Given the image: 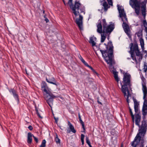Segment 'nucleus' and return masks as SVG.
I'll return each instance as SVG.
<instances>
[{
  "label": "nucleus",
  "instance_id": "obj_1",
  "mask_svg": "<svg viewBox=\"0 0 147 147\" xmlns=\"http://www.w3.org/2000/svg\"><path fill=\"white\" fill-rule=\"evenodd\" d=\"M73 0H69L68 2L66 4H69V7L73 11V13L76 16L79 15V18L76 19L75 22L76 24L78 25L79 28L81 29L82 26L83 16L80 14V13H85V9L84 7L80 9V12L79 10H80V7L81 6V4L79 1H76L75 2V4L74 5L72 3Z\"/></svg>",
  "mask_w": 147,
  "mask_h": 147
},
{
  "label": "nucleus",
  "instance_id": "obj_2",
  "mask_svg": "<svg viewBox=\"0 0 147 147\" xmlns=\"http://www.w3.org/2000/svg\"><path fill=\"white\" fill-rule=\"evenodd\" d=\"M104 45L106 46V50H102L100 49V51L107 63L109 65L110 67H112L115 64L114 61L113 59L114 47L112 42L111 41L108 42L107 44L104 43Z\"/></svg>",
  "mask_w": 147,
  "mask_h": 147
},
{
  "label": "nucleus",
  "instance_id": "obj_3",
  "mask_svg": "<svg viewBox=\"0 0 147 147\" xmlns=\"http://www.w3.org/2000/svg\"><path fill=\"white\" fill-rule=\"evenodd\" d=\"M123 74H124L123 81V84L122 85V83H121V91L123 93L124 96H127V102L129 105V101L128 98L129 96H131V94H130L128 88H131V86L130 80L131 76L129 73L127 72L125 73L124 71H123Z\"/></svg>",
  "mask_w": 147,
  "mask_h": 147
},
{
  "label": "nucleus",
  "instance_id": "obj_4",
  "mask_svg": "<svg viewBox=\"0 0 147 147\" xmlns=\"http://www.w3.org/2000/svg\"><path fill=\"white\" fill-rule=\"evenodd\" d=\"M137 126L139 127V132L134 138V141L131 143L132 146H136V145L140 144L141 140L143 139H141L142 137L140 134L144 136L146 134L147 129V121H142L141 124L140 125L139 124V125Z\"/></svg>",
  "mask_w": 147,
  "mask_h": 147
},
{
  "label": "nucleus",
  "instance_id": "obj_5",
  "mask_svg": "<svg viewBox=\"0 0 147 147\" xmlns=\"http://www.w3.org/2000/svg\"><path fill=\"white\" fill-rule=\"evenodd\" d=\"M41 90L44 94V96L49 105L51 107V104L52 103L53 99L56 97L49 90V88L45 81H42L41 84Z\"/></svg>",
  "mask_w": 147,
  "mask_h": 147
},
{
  "label": "nucleus",
  "instance_id": "obj_6",
  "mask_svg": "<svg viewBox=\"0 0 147 147\" xmlns=\"http://www.w3.org/2000/svg\"><path fill=\"white\" fill-rule=\"evenodd\" d=\"M117 9L119 13L120 17L121 18V20L123 22L122 26L125 32L127 35L130 38L131 35L130 34V30L128 25L125 22H124L123 17L125 19V22H127V19L126 17L125 13L124 12V9H122V7L119 5H117Z\"/></svg>",
  "mask_w": 147,
  "mask_h": 147
},
{
  "label": "nucleus",
  "instance_id": "obj_7",
  "mask_svg": "<svg viewBox=\"0 0 147 147\" xmlns=\"http://www.w3.org/2000/svg\"><path fill=\"white\" fill-rule=\"evenodd\" d=\"M98 22H100L98 23V24L97 25V31L99 33L101 34L102 32L103 33H106L109 35L115 28L114 24H110L106 27L105 29H103V30H102V26L101 21L99 20Z\"/></svg>",
  "mask_w": 147,
  "mask_h": 147
},
{
  "label": "nucleus",
  "instance_id": "obj_8",
  "mask_svg": "<svg viewBox=\"0 0 147 147\" xmlns=\"http://www.w3.org/2000/svg\"><path fill=\"white\" fill-rule=\"evenodd\" d=\"M143 92L144 94L143 98L144 99V102L142 109L147 110V90L145 86L143 87Z\"/></svg>",
  "mask_w": 147,
  "mask_h": 147
},
{
  "label": "nucleus",
  "instance_id": "obj_9",
  "mask_svg": "<svg viewBox=\"0 0 147 147\" xmlns=\"http://www.w3.org/2000/svg\"><path fill=\"white\" fill-rule=\"evenodd\" d=\"M8 90L9 92L13 94L15 99L16 100L17 103L18 104L19 103V99L17 92L14 88L9 89Z\"/></svg>",
  "mask_w": 147,
  "mask_h": 147
},
{
  "label": "nucleus",
  "instance_id": "obj_10",
  "mask_svg": "<svg viewBox=\"0 0 147 147\" xmlns=\"http://www.w3.org/2000/svg\"><path fill=\"white\" fill-rule=\"evenodd\" d=\"M135 124L137 125H139V123L141 119V116L139 114V113L135 114Z\"/></svg>",
  "mask_w": 147,
  "mask_h": 147
},
{
  "label": "nucleus",
  "instance_id": "obj_11",
  "mask_svg": "<svg viewBox=\"0 0 147 147\" xmlns=\"http://www.w3.org/2000/svg\"><path fill=\"white\" fill-rule=\"evenodd\" d=\"M46 80L48 82L55 85L56 86H57V85L56 83V81L54 77H52L49 79L46 78Z\"/></svg>",
  "mask_w": 147,
  "mask_h": 147
},
{
  "label": "nucleus",
  "instance_id": "obj_12",
  "mask_svg": "<svg viewBox=\"0 0 147 147\" xmlns=\"http://www.w3.org/2000/svg\"><path fill=\"white\" fill-rule=\"evenodd\" d=\"M32 135L33 134L30 132L28 133L27 142L29 144H31L32 142Z\"/></svg>",
  "mask_w": 147,
  "mask_h": 147
},
{
  "label": "nucleus",
  "instance_id": "obj_13",
  "mask_svg": "<svg viewBox=\"0 0 147 147\" xmlns=\"http://www.w3.org/2000/svg\"><path fill=\"white\" fill-rule=\"evenodd\" d=\"M142 114L143 116L142 117V121H147V120L146 119V116L147 114V110L142 109Z\"/></svg>",
  "mask_w": 147,
  "mask_h": 147
},
{
  "label": "nucleus",
  "instance_id": "obj_14",
  "mask_svg": "<svg viewBox=\"0 0 147 147\" xmlns=\"http://www.w3.org/2000/svg\"><path fill=\"white\" fill-rule=\"evenodd\" d=\"M141 10L142 15L144 18L146 16V6H142L141 7Z\"/></svg>",
  "mask_w": 147,
  "mask_h": 147
},
{
  "label": "nucleus",
  "instance_id": "obj_15",
  "mask_svg": "<svg viewBox=\"0 0 147 147\" xmlns=\"http://www.w3.org/2000/svg\"><path fill=\"white\" fill-rule=\"evenodd\" d=\"M112 73L114 75V78L116 81L118 83L119 81V78L118 77L117 72H116L115 70H113L112 71Z\"/></svg>",
  "mask_w": 147,
  "mask_h": 147
},
{
  "label": "nucleus",
  "instance_id": "obj_16",
  "mask_svg": "<svg viewBox=\"0 0 147 147\" xmlns=\"http://www.w3.org/2000/svg\"><path fill=\"white\" fill-rule=\"evenodd\" d=\"M80 59L81 61L84 63V64L87 67H89L91 69L92 67L90 66L83 59L81 56V58Z\"/></svg>",
  "mask_w": 147,
  "mask_h": 147
},
{
  "label": "nucleus",
  "instance_id": "obj_17",
  "mask_svg": "<svg viewBox=\"0 0 147 147\" xmlns=\"http://www.w3.org/2000/svg\"><path fill=\"white\" fill-rule=\"evenodd\" d=\"M94 39L95 40H96V37H94V38L92 37H91L90 38V40L89 41V43L92 44V47L95 46L96 45V43L93 40Z\"/></svg>",
  "mask_w": 147,
  "mask_h": 147
},
{
  "label": "nucleus",
  "instance_id": "obj_18",
  "mask_svg": "<svg viewBox=\"0 0 147 147\" xmlns=\"http://www.w3.org/2000/svg\"><path fill=\"white\" fill-rule=\"evenodd\" d=\"M141 80L142 81V90L143 91L144 86H145L146 89L147 90V87L146 85V79H145V78H144V76H142V77H141Z\"/></svg>",
  "mask_w": 147,
  "mask_h": 147
},
{
  "label": "nucleus",
  "instance_id": "obj_19",
  "mask_svg": "<svg viewBox=\"0 0 147 147\" xmlns=\"http://www.w3.org/2000/svg\"><path fill=\"white\" fill-rule=\"evenodd\" d=\"M102 5L104 7V9L105 11H106L110 7V6H109L108 5L106 1H105L103 3Z\"/></svg>",
  "mask_w": 147,
  "mask_h": 147
},
{
  "label": "nucleus",
  "instance_id": "obj_20",
  "mask_svg": "<svg viewBox=\"0 0 147 147\" xmlns=\"http://www.w3.org/2000/svg\"><path fill=\"white\" fill-rule=\"evenodd\" d=\"M129 112L130 113V114L131 116L132 121L133 122H134V115L133 114V113L131 109V108L129 106Z\"/></svg>",
  "mask_w": 147,
  "mask_h": 147
},
{
  "label": "nucleus",
  "instance_id": "obj_21",
  "mask_svg": "<svg viewBox=\"0 0 147 147\" xmlns=\"http://www.w3.org/2000/svg\"><path fill=\"white\" fill-rule=\"evenodd\" d=\"M55 140L56 142V143L57 144H60V139L58 138L57 134L56 133L55 134Z\"/></svg>",
  "mask_w": 147,
  "mask_h": 147
},
{
  "label": "nucleus",
  "instance_id": "obj_22",
  "mask_svg": "<svg viewBox=\"0 0 147 147\" xmlns=\"http://www.w3.org/2000/svg\"><path fill=\"white\" fill-rule=\"evenodd\" d=\"M133 98V100L134 103V108H138V106H139V104L138 102L136 99Z\"/></svg>",
  "mask_w": 147,
  "mask_h": 147
},
{
  "label": "nucleus",
  "instance_id": "obj_23",
  "mask_svg": "<svg viewBox=\"0 0 147 147\" xmlns=\"http://www.w3.org/2000/svg\"><path fill=\"white\" fill-rule=\"evenodd\" d=\"M102 25L103 26V29H105V27H106L107 25V23L106 22V20L105 19H103L102 20Z\"/></svg>",
  "mask_w": 147,
  "mask_h": 147
},
{
  "label": "nucleus",
  "instance_id": "obj_24",
  "mask_svg": "<svg viewBox=\"0 0 147 147\" xmlns=\"http://www.w3.org/2000/svg\"><path fill=\"white\" fill-rule=\"evenodd\" d=\"M105 33H103V34H101V42H103L106 38V35H104Z\"/></svg>",
  "mask_w": 147,
  "mask_h": 147
},
{
  "label": "nucleus",
  "instance_id": "obj_25",
  "mask_svg": "<svg viewBox=\"0 0 147 147\" xmlns=\"http://www.w3.org/2000/svg\"><path fill=\"white\" fill-rule=\"evenodd\" d=\"M130 50L129 51V53L131 54L133 52V53H134V51H135L133 49V43H131L130 44Z\"/></svg>",
  "mask_w": 147,
  "mask_h": 147
},
{
  "label": "nucleus",
  "instance_id": "obj_26",
  "mask_svg": "<svg viewBox=\"0 0 147 147\" xmlns=\"http://www.w3.org/2000/svg\"><path fill=\"white\" fill-rule=\"evenodd\" d=\"M46 141L44 139L42 140L41 144L40 146V147H45L46 146Z\"/></svg>",
  "mask_w": 147,
  "mask_h": 147
},
{
  "label": "nucleus",
  "instance_id": "obj_27",
  "mask_svg": "<svg viewBox=\"0 0 147 147\" xmlns=\"http://www.w3.org/2000/svg\"><path fill=\"white\" fill-rule=\"evenodd\" d=\"M84 135L83 134H82L81 135V141L82 144L83 145L84 144Z\"/></svg>",
  "mask_w": 147,
  "mask_h": 147
},
{
  "label": "nucleus",
  "instance_id": "obj_28",
  "mask_svg": "<svg viewBox=\"0 0 147 147\" xmlns=\"http://www.w3.org/2000/svg\"><path fill=\"white\" fill-rule=\"evenodd\" d=\"M86 143L88 144L89 147H92L91 145L90 142L87 137L86 138Z\"/></svg>",
  "mask_w": 147,
  "mask_h": 147
},
{
  "label": "nucleus",
  "instance_id": "obj_29",
  "mask_svg": "<svg viewBox=\"0 0 147 147\" xmlns=\"http://www.w3.org/2000/svg\"><path fill=\"white\" fill-rule=\"evenodd\" d=\"M136 7L140 8V2L137 1L136 3H134Z\"/></svg>",
  "mask_w": 147,
  "mask_h": 147
},
{
  "label": "nucleus",
  "instance_id": "obj_30",
  "mask_svg": "<svg viewBox=\"0 0 147 147\" xmlns=\"http://www.w3.org/2000/svg\"><path fill=\"white\" fill-rule=\"evenodd\" d=\"M131 57H132L133 60H134L136 62H137V61L135 56H134V53H133V52L131 53Z\"/></svg>",
  "mask_w": 147,
  "mask_h": 147
},
{
  "label": "nucleus",
  "instance_id": "obj_31",
  "mask_svg": "<svg viewBox=\"0 0 147 147\" xmlns=\"http://www.w3.org/2000/svg\"><path fill=\"white\" fill-rule=\"evenodd\" d=\"M136 55L137 56H139L141 55H142V54H141V53L139 51V50H138L135 51Z\"/></svg>",
  "mask_w": 147,
  "mask_h": 147
},
{
  "label": "nucleus",
  "instance_id": "obj_32",
  "mask_svg": "<svg viewBox=\"0 0 147 147\" xmlns=\"http://www.w3.org/2000/svg\"><path fill=\"white\" fill-rule=\"evenodd\" d=\"M78 118L80 122V123L82 124L83 123H84L82 121V120L81 117L80 115V113H78Z\"/></svg>",
  "mask_w": 147,
  "mask_h": 147
},
{
  "label": "nucleus",
  "instance_id": "obj_33",
  "mask_svg": "<svg viewBox=\"0 0 147 147\" xmlns=\"http://www.w3.org/2000/svg\"><path fill=\"white\" fill-rule=\"evenodd\" d=\"M133 49L135 51L138 50H139L138 45L137 43H136L134 44V47Z\"/></svg>",
  "mask_w": 147,
  "mask_h": 147
},
{
  "label": "nucleus",
  "instance_id": "obj_34",
  "mask_svg": "<svg viewBox=\"0 0 147 147\" xmlns=\"http://www.w3.org/2000/svg\"><path fill=\"white\" fill-rule=\"evenodd\" d=\"M144 68L143 69L144 72H146L147 71V65L145 63L144 65Z\"/></svg>",
  "mask_w": 147,
  "mask_h": 147
},
{
  "label": "nucleus",
  "instance_id": "obj_35",
  "mask_svg": "<svg viewBox=\"0 0 147 147\" xmlns=\"http://www.w3.org/2000/svg\"><path fill=\"white\" fill-rule=\"evenodd\" d=\"M146 2L145 1L140 2V5H142V6H146Z\"/></svg>",
  "mask_w": 147,
  "mask_h": 147
},
{
  "label": "nucleus",
  "instance_id": "obj_36",
  "mask_svg": "<svg viewBox=\"0 0 147 147\" xmlns=\"http://www.w3.org/2000/svg\"><path fill=\"white\" fill-rule=\"evenodd\" d=\"M68 125L69 126V128L70 129L73 128L74 127L73 125H72V124L71 123L69 122V121H68Z\"/></svg>",
  "mask_w": 147,
  "mask_h": 147
},
{
  "label": "nucleus",
  "instance_id": "obj_37",
  "mask_svg": "<svg viewBox=\"0 0 147 147\" xmlns=\"http://www.w3.org/2000/svg\"><path fill=\"white\" fill-rule=\"evenodd\" d=\"M134 110L135 112L136 113L135 114H137L138 113H139V114L140 113V111L138 112L139 109L138 108H134Z\"/></svg>",
  "mask_w": 147,
  "mask_h": 147
},
{
  "label": "nucleus",
  "instance_id": "obj_38",
  "mask_svg": "<svg viewBox=\"0 0 147 147\" xmlns=\"http://www.w3.org/2000/svg\"><path fill=\"white\" fill-rule=\"evenodd\" d=\"M32 137H33L34 141L36 143H38V138L34 136L33 135H32Z\"/></svg>",
  "mask_w": 147,
  "mask_h": 147
},
{
  "label": "nucleus",
  "instance_id": "obj_39",
  "mask_svg": "<svg viewBox=\"0 0 147 147\" xmlns=\"http://www.w3.org/2000/svg\"><path fill=\"white\" fill-rule=\"evenodd\" d=\"M82 125V128L83 129V132L85 133V131H86V129L85 127L84 126V123H83L81 124Z\"/></svg>",
  "mask_w": 147,
  "mask_h": 147
},
{
  "label": "nucleus",
  "instance_id": "obj_40",
  "mask_svg": "<svg viewBox=\"0 0 147 147\" xmlns=\"http://www.w3.org/2000/svg\"><path fill=\"white\" fill-rule=\"evenodd\" d=\"M140 9H137L135 8V12L137 15H139V14Z\"/></svg>",
  "mask_w": 147,
  "mask_h": 147
},
{
  "label": "nucleus",
  "instance_id": "obj_41",
  "mask_svg": "<svg viewBox=\"0 0 147 147\" xmlns=\"http://www.w3.org/2000/svg\"><path fill=\"white\" fill-rule=\"evenodd\" d=\"M107 1L110 5H113V3L112 0H107Z\"/></svg>",
  "mask_w": 147,
  "mask_h": 147
},
{
  "label": "nucleus",
  "instance_id": "obj_42",
  "mask_svg": "<svg viewBox=\"0 0 147 147\" xmlns=\"http://www.w3.org/2000/svg\"><path fill=\"white\" fill-rule=\"evenodd\" d=\"M140 45H144V40L142 38H141L140 40Z\"/></svg>",
  "mask_w": 147,
  "mask_h": 147
},
{
  "label": "nucleus",
  "instance_id": "obj_43",
  "mask_svg": "<svg viewBox=\"0 0 147 147\" xmlns=\"http://www.w3.org/2000/svg\"><path fill=\"white\" fill-rule=\"evenodd\" d=\"M70 130L71 131L74 133H75L76 132V131L75 130L74 127L71 128V129H70Z\"/></svg>",
  "mask_w": 147,
  "mask_h": 147
},
{
  "label": "nucleus",
  "instance_id": "obj_44",
  "mask_svg": "<svg viewBox=\"0 0 147 147\" xmlns=\"http://www.w3.org/2000/svg\"><path fill=\"white\" fill-rule=\"evenodd\" d=\"M99 97H97V102L98 103V104H100L101 105H102V103H101V102H100L99 100Z\"/></svg>",
  "mask_w": 147,
  "mask_h": 147
},
{
  "label": "nucleus",
  "instance_id": "obj_45",
  "mask_svg": "<svg viewBox=\"0 0 147 147\" xmlns=\"http://www.w3.org/2000/svg\"><path fill=\"white\" fill-rule=\"evenodd\" d=\"M54 118L55 120V122L57 123L58 121V118H56L55 117H54Z\"/></svg>",
  "mask_w": 147,
  "mask_h": 147
},
{
  "label": "nucleus",
  "instance_id": "obj_46",
  "mask_svg": "<svg viewBox=\"0 0 147 147\" xmlns=\"http://www.w3.org/2000/svg\"><path fill=\"white\" fill-rule=\"evenodd\" d=\"M139 56L140 57L139 58L138 60L139 61H141L142 60V58H143L142 55H141Z\"/></svg>",
  "mask_w": 147,
  "mask_h": 147
},
{
  "label": "nucleus",
  "instance_id": "obj_47",
  "mask_svg": "<svg viewBox=\"0 0 147 147\" xmlns=\"http://www.w3.org/2000/svg\"><path fill=\"white\" fill-rule=\"evenodd\" d=\"M143 24L144 26L145 27V25L147 26V23L146 20H144L143 21Z\"/></svg>",
  "mask_w": 147,
  "mask_h": 147
},
{
  "label": "nucleus",
  "instance_id": "obj_48",
  "mask_svg": "<svg viewBox=\"0 0 147 147\" xmlns=\"http://www.w3.org/2000/svg\"><path fill=\"white\" fill-rule=\"evenodd\" d=\"M28 128L30 130H32L33 129V127L31 125H29L28 127Z\"/></svg>",
  "mask_w": 147,
  "mask_h": 147
},
{
  "label": "nucleus",
  "instance_id": "obj_49",
  "mask_svg": "<svg viewBox=\"0 0 147 147\" xmlns=\"http://www.w3.org/2000/svg\"><path fill=\"white\" fill-rule=\"evenodd\" d=\"M45 20L46 21V23H47L49 22V20H48V19L46 17V18L45 19Z\"/></svg>",
  "mask_w": 147,
  "mask_h": 147
},
{
  "label": "nucleus",
  "instance_id": "obj_50",
  "mask_svg": "<svg viewBox=\"0 0 147 147\" xmlns=\"http://www.w3.org/2000/svg\"><path fill=\"white\" fill-rule=\"evenodd\" d=\"M37 116L38 117L40 118H42V117L41 116L40 114L39 113L37 114Z\"/></svg>",
  "mask_w": 147,
  "mask_h": 147
},
{
  "label": "nucleus",
  "instance_id": "obj_51",
  "mask_svg": "<svg viewBox=\"0 0 147 147\" xmlns=\"http://www.w3.org/2000/svg\"><path fill=\"white\" fill-rule=\"evenodd\" d=\"M94 73L98 75V74L97 73V72L95 71V70L94 69V70H93L92 71Z\"/></svg>",
  "mask_w": 147,
  "mask_h": 147
},
{
  "label": "nucleus",
  "instance_id": "obj_52",
  "mask_svg": "<svg viewBox=\"0 0 147 147\" xmlns=\"http://www.w3.org/2000/svg\"><path fill=\"white\" fill-rule=\"evenodd\" d=\"M141 45V48H142V49L143 50H144V45Z\"/></svg>",
  "mask_w": 147,
  "mask_h": 147
},
{
  "label": "nucleus",
  "instance_id": "obj_53",
  "mask_svg": "<svg viewBox=\"0 0 147 147\" xmlns=\"http://www.w3.org/2000/svg\"><path fill=\"white\" fill-rule=\"evenodd\" d=\"M62 47L63 48H65V45H62Z\"/></svg>",
  "mask_w": 147,
  "mask_h": 147
},
{
  "label": "nucleus",
  "instance_id": "obj_54",
  "mask_svg": "<svg viewBox=\"0 0 147 147\" xmlns=\"http://www.w3.org/2000/svg\"><path fill=\"white\" fill-rule=\"evenodd\" d=\"M35 111H36V114L39 113V112H38V109H35Z\"/></svg>",
  "mask_w": 147,
  "mask_h": 147
},
{
  "label": "nucleus",
  "instance_id": "obj_55",
  "mask_svg": "<svg viewBox=\"0 0 147 147\" xmlns=\"http://www.w3.org/2000/svg\"><path fill=\"white\" fill-rule=\"evenodd\" d=\"M145 30L147 33V27H145Z\"/></svg>",
  "mask_w": 147,
  "mask_h": 147
},
{
  "label": "nucleus",
  "instance_id": "obj_56",
  "mask_svg": "<svg viewBox=\"0 0 147 147\" xmlns=\"http://www.w3.org/2000/svg\"><path fill=\"white\" fill-rule=\"evenodd\" d=\"M67 132L68 133H69L70 132V131L69 130H67Z\"/></svg>",
  "mask_w": 147,
  "mask_h": 147
},
{
  "label": "nucleus",
  "instance_id": "obj_57",
  "mask_svg": "<svg viewBox=\"0 0 147 147\" xmlns=\"http://www.w3.org/2000/svg\"><path fill=\"white\" fill-rule=\"evenodd\" d=\"M63 3H64V4L65 5H66V3H65V1H64V0H63Z\"/></svg>",
  "mask_w": 147,
  "mask_h": 147
},
{
  "label": "nucleus",
  "instance_id": "obj_58",
  "mask_svg": "<svg viewBox=\"0 0 147 147\" xmlns=\"http://www.w3.org/2000/svg\"><path fill=\"white\" fill-rule=\"evenodd\" d=\"M134 43H136V40H134Z\"/></svg>",
  "mask_w": 147,
  "mask_h": 147
},
{
  "label": "nucleus",
  "instance_id": "obj_59",
  "mask_svg": "<svg viewBox=\"0 0 147 147\" xmlns=\"http://www.w3.org/2000/svg\"><path fill=\"white\" fill-rule=\"evenodd\" d=\"M103 1H104L103 0H100V3L102 2Z\"/></svg>",
  "mask_w": 147,
  "mask_h": 147
},
{
  "label": "nucleus",
  "instance_id": "obj_60",
  "mask_svg": "<svg viewBox=\"0 0 147 147\" xmlns=\"http://www.w3.org/2000/svg\"><path fill=\"white\" fill-rule=\"evenodd\" d=\"M44 18H46V15H45L44 16Z\"/></svg>",
  "mask_w": 147,
  "mask_h": 147
},
{
  "label": "nucleus",
  "instance_id": "obj_61",
  "mask_svg": "<svg viewBox=\"0 0 147 147\" xmlns=\"http://www.w3.org/2000/svg\"><path fill=\"white\" fill-rule=\"evenodd\" d=\"M121 147H123V144H121Z\"/></svg>",
  "mask_w": 147,
  "mask_h": 147
},
{
  "label": "nucleus",
  "instance_id": "obj_62",
  "mask_svg": "<svg viewBox=\"0 0 147 147\" xmlns=\"http://www.w3.org/2000/svg\"><path fill=\"white\" fill-rule=\"evenodd\" d=\"M92 71L94 70V69L92 68L91 69Z\"/></svg>",
  "mask_w": 147,
  "mask_h": 147
},
{
  "label": "nucleus",
  "instance_id": "obj_63",
  "mask_svg": "<svg viewBox=\"0 0 147 147\" xmlns=\"http://www.w3.org/2000/svg\"><path fill=\"white\" fill-rule=\"evenodd\" d=\"M35 109H38L36 107H35Z\"/></svg>",
  "mask_w": 147,
  "mask_h": 147
},
{
  "label": "nucleus",
  "instance_id": "obj_64",
  "mask_svg": "<svg viewBox=\"0 0 147 147\" xmlns=\"http://www.w3.org/2000/svg\"><path fill=\"white\" fill-rule=\"evenodd\" d=\"M35 109H38L36 107H35Z\"/></svg>",
  "mask_w": 147,
  "mask_h": 147
}]
</instances>
